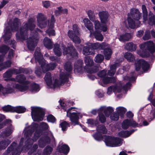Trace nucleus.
<instances>
[{"mask_svg": "<svg viewBox=\"0 0 155 155\" xmlns=\"http://www.w3.org/2000/svg\"><path fill=\"white\" fill-rule=\"evenodd\" d=\"M37 25L41 28L46 27L49 22L46 16L41 13L37 16Z\"/></svg>", "mask_w": 155, "mask_h": 155, "instance_id": "12", "label": "nucleus"}, {"mask_svg": "<svg viewBox=\"0 0 155 155\" xmlns=\"http://www.w3.org/2000/svg\"><path fill=\"white\" fill-rule=\"evenodd\" d=\"M124 57L129 62H133L135 60L134 56L130 52L126 53Z\"/></svg>", "mask_w": 155, "mask_h": 155, "instance_id": "38", "label": "nucleus"}, {"mask_svg": "<svg viewBox=\"0 0 155 155\" xmlns=\"http://www.w3.org/2000/svg\"><path fill=\"white\" fill-rule=\"evenodd\" d=\"M104 59L103 55L101 54H97L94 58L95 61L98 63H101Z\"/></svg>", "mask_w": 155, "mask_h": 155, "instance_id": "46", "label": "nucleus"}, {"mask_svg": "<svg viewBox=\"0 0 155 155\" xmlns=\"http://www.w3.org/2000/svg\"><path fill=\"white\" fill-rule=\"evenodd\" d=\"M133 34L132 33H126L119 35L118 39H130L133 38Z\"/></svg>", "mask_w": 155, "mask_h": 155, "instance_id": "40", "label": "nucleus"}, {"mask_svg": "<svg viewBox=\"0 0 155 155\" xmlns=\"http://www.w3.org/2000/svg\"><path fill=\"white\" fill-rule=\"evenodd\" d=\"M84 61L86 68L91 66L94 64V61L89 56H86L84 58Z\"/></svg>", "mask_w": 155, "mask_h": 155, "instance_id": "28", "label": "nucleus"}, {"mask_svg": "<svg viewBox=\"0 0 155 155\" xmlns=\"http://www.w3.org/2000/svg\"><path fill=\"white\" fill-rule=\"evenodd\" d=\"M69 151V147L68 145L65 144L63 145L59 149V151L64 154L68 153Z\"/></svg>", "mask_w": 155, "mask_h": 155, "instance_id": "39", "label": "nucleus"}, {"mask_svg": "<svg viewBox=\"0 0 155 155\" xmlns=\"http://www.w3.org/2000/svg\"><path fill=\"white\" fill-rule=\"evenodd\" d=\"M102 81L104 84H107L110 83H114L116 80L114 77H106L103 78Z\"/></svg>", "mask_w": 155, "mask_h": 155, "instance_id": "36", "label": "nucleus"}, {"mask_svg": "<svg viewBox=\"0 0 155 155\" xmlns=\"http://www.w3.org/2000/svg\"><path fill=\"white\" fill-rule=\"evenodd\" d=\"M55 21V20L54 18V15H52L51 16L50 22L49 24V26L50 28H52L54 27Z\"/></svg>", "mask_w": 155, "mask_h": 155, "instance_id": "62", "label": "nucleus"}, {"mask_svg": "<svg viewBox=\"0 0 155 155\" xmlns=\"http://www.w3.org/2000/svg\"><path fill=\"white\" fill-rule=\"evenodd\" d=\"M117 114L120 115L121 117H123L124 114H125L126 109L123 107H119L117 109Z\"/></svg>", "mask_w": 155, "mask_h": 155, "instance_id": "44", "label": "nucleus"}, {"mask_svg": "<svg viewBox=\"0 0 155 155\" xmlns=\"http://www.w3.org/2000/svg\"><path fill=\"white\" fill-rule=\"evenodd\" d=\"M61 127L63 131H65L68 127H70L69 124L65 121H64L60 124Z\"/></svg>", "mask_w": 155, "mask_h": 155, "instance_id": "52", "label": "nucleus"}, {"mask_svg": "<svg viewBox=\"0 0 155 155\" xmlns=\"http://www.w3.org/2000/svg\"><path fill=\"white\" fill-rule=\"evenodd\" d=\"M31 108V115L33 120L36 121L42 120L45 116V110L40 107H32Z\"/></svg>", "mask_w": 155, "mask_h": 155, "instance_id": "9", "label": "nucleus"}, {"mask_svg": "<svg viewBox=\"0 0 155 155\" xmlns=\"http://www.w3.org/2000/svg\"><path fill=\"white\" fill-rule=\"evenodd\" d=\"M73 30H69L68 32V35L71 39H78L81 34L80 29L77 24H75L72 26Z\"/></svg>", "mask_w": 155, "mask_h": 155, "instance_id": "14", "label": "nucleus"}, {"mask_svg": "<svg viewBox=\"0 0 155 155\" xmlns=\"http://www.w3.org/2000/svg\"><path fill=\"white\" fill-rule=\"evenodd\" d=\"M83 53L84 55L93 54L94 53V51H93L90 45L84 46L83 50Z\"/></svg>", "mask_w": 155, "mask_h": 155, "instance_id": "24", "label": "nucleus"}, {"mask_svg": "<svg viewBox=\"0 0 155 155\" xmlns=\"http://www.w3.org/2000/svg\"><path fill=\"white\" fill-rule=\"evenodd\" d=\"M135 69L136 71H139L141 67L144 72L147 71L150 68V65L147 62L143 59H140L135 63Z\"/></svg>", "mask_w": 155, "mask_h": 155, "instance_id": "15", "label": "nucleus"}, {"mask_svg": "<svg viewBox=\"0 0 155 155\" xmlns=\"http://www.w3.org/2000/svg\"><path fill=\"white\" fill-rule=\"evenodd\" d=\"M25 110L26 109L21 106L14 107V112H16L18 113H24L25 112Z\"/></svg>", "mask_w": 155, "mask_h": 155, "instance_id": "50", "label": "nucleus"}, {"mask_svg": "<svg viewBox=\"0 0 155 155\" xmlns=\"http://www.w3.org/2000/svg\"><path fill=\"white\" fill-rule=\"evenodd\" d=\"M13 131L11 129L6 128L2 133V135L3 137L9 136L12 133Z\"/></svg>", "mask_w": 155, "mask_h": 155, "instance_id": "43", "label": "nucleus"}, {"mask_svg": "<svg viewBox=\"0 0 155 155\" xmlns=\"http://www.w3.org/2000/svg\"><path fill=\"white\" fill-rule=\"evenodd\" d=\"M23 143V139L21 138L18 146L14 142H13L8 147L6 151L4 153L5 155L11 153L12 155H19L21 153V149Z\"/></svg>", "mask_w": 155, "mask_h": 155, "instance_id": "8", "label": "nucleus"}, {"mask_svg": "<svg viewBox=\"0 0 155 155\" xmlns=\"http://www.w3.org/2000/svg\"><path fill=\"white\" fill-rule=\"evenodd\" d=\"M30 90L32 92L38 91L39 90V86L36 83H33L31 85Z\"/></svg>", "mask_w": 155, "mask_h": 155, "instance_id": "47", "label": "nucleus"}, {"mask_svg": "<svg viewBox=\"0 0 155 155\" xmlns=\"http://www.w3.org/2000/svg\"><path fill=\"white\" fill-rule=\"evenodd\" d=\"M110 118L112 120L117 121L119 118V115L117 113H114L111 115Z\"/></svg>", "mask_w": 155, "mask_h": 155, "instance_id": "61", "label": "nucleus"}, {"mask_svg": "<svg viewBox=\"0 0 155 155\" xmlns=\"http://www.w3.org/2000/svg\"><path fill=\"white\" fill-rule=\"evenodd\" d=\"M125 48L128 51H132L136 50L137 46L135 44H134L132 42H130L126 44Z\"/></svg>", "mask_w": 155, "mask_h": 155, "instance_id": "32", "label": "nucleus"}, {"mask_svg": "<svg viewBox=\"0 0 155 155\" xmlns=\"http://www.w3.org/2000/svg\"><path fill=\"white\" fill-rule=\"evenodd\" d=\"M43 44L48 49H51L53 48V44L51 39H44Z\"/></svg>", "mask_w": 155, "mask_h": 155, "instance_id": "34", "label": "nucleus"}, {"mask_svg": "<svg viewBox=\"0 0 155 155\" xmlns=\"http://www.w3.org/2000/svg\"><path fill=\"white\" fill-rule=\"evenodd\" d=\"M93 51L94 50H101L104 49L107 46V44L104 42L100 44L99 43H91L90 45Z\"/></svg>", "mask_w": 155, "mask_h": 155, "instance_id": "22", "label": "nucleus"}, {"mask_svg": "<svg viewBox=\"0 0 155 155\" xmlns=\"http://www.w3.org/2000/svg\"><path fill=\"white\" fill-rule=\"evenodd\" d=\"M42 131L41 130L37 129L35 132L31 139L27 140L25 143V145L27 148H29L33 143L36 142L41 136Z\"/></svg>", "mask_w": 155, "mask_h": 155, "instance_id": "13", "label": "nucleus"}, {"mask_svg": "<svg viewBox=\"0 0 155 155\" xmlns=\"http://www.w3.org/2000/svg\"><path fill=\"white\" fill-rule=\"evenodd\" d=\"M39 48H37L34 53L36 61H38L41 68L43 72L45 73L50 70H53L57 66L55 62H52L49 64H46L45 62L43 55L40 52Z\"/></svg>", "mask_w": 155, "mask_h": 155, "instance_id": "2", "label": "nucleus"}, {"mask_svg": "<svg viewBox=\"0 0 155 155\" xmlns=\"http://www.w3.org/2000/svg\"><path fill=\"white\" fill-rule=\"evenodd\" d=\"M70 76V74H68L66 72L62 73L60 74V80L61 81V83L68 81V78Z\"/></svg>", "mask_w": 155, "mask_h": 155, "instance_id": "25", "label": "nucleus"}, {"mask_svg": "<svg viewBox=\"0 0 155 155\" xmlns=\"http://www.w3.org/2000/svg\"><path fill=\"white\" fill-rule=\"evenodd\" d=\"M104 136V137L105 142L108 146L115 147L120 146L122 143L123 140L121 138L106 135Z\"/></svg>", "mask_w": 155, "mask_h": 155, "instance_id": "10", "label": "nucleus"}, {"mask_svg": "<svg viewBox=\"0 0 155 155\" xmlns=\"http://www.w3.org/2000/svg\"><path fill=\"white\" fill-rule=\"evenodd\" d=\"M104 53L105 57V59L106 60H109L111 58L112 54V51L110 48H104Z\"/></svg>", "mask_w": 155, "mask_h": 155, "instance_id": "30", "label": "nucleus"}, {"mask_svg": "<svg viewBox=\"0 0 155 155\" xmlns=\"http://www.w3.org/2000/svg\"><path fill=\"white\" fill-rule=\"evenodd\" d=\"M107 74V71L103 70L99 71L97 74L98 76L101 78H105Z\"/></svg>", "mask_w": 155, "mask_h": 155, "instance_id": "58", "label": "nucleus"}, {"mask_svg": "<svg viewBox=\"0 0 155 155\" xmlns=\"http://www.w3.org/2000/svg\"><path fill=\"white\" fill-rule=\"evenodd\" d=\"M26 41L29 49L33 51L37 46L38 39H27Z\"/></svg>", "mask_w": 155, "mask_h": 155, "instance_id": "20", "label": "nucleus"}, {"mask_svg": "<svg viewBox=\"0 0 155 155\" xmlns=\"http://www.w3.org/2000/svg\"><path fill=\"white\" fill-rule=\"evenodd\" d=\"M53 50L54 54L57 56L60 57L61 55L62 51L59 44L56 43L54 44Z\"/></svg>", "mask_w": 155, "mask_h": 155, "instance_id": "27", "label": "nucleus"}, {"mask_svg": "<svg viewBox=\"0 0 155 155\" xmlns=\"http://www.w3.org/2000/svg\"><path fill=\"white\" fill-rule=\"evenodd\" d=\"M12 75L11 69H9L6 71L3 74V77L4 78H10Z\"/></svg>", "mask_w": 155, "mask_h": 155, "instance_id": "59", "label": "nucleus"}, {"mask_svg": "<svg viewBox=\"0 0 155 155\" xmlns=\"http://www.w3.org/2000/svg\"><path fill=\"white\" fill-rule=\"evenodd\" d=\"M9 48L5 45H3L0 47V52L6 54L9 50Z\"/></svg>", "mask_w": 155, "mask_h": 155, "instance_id": "56", "label": "nucleus"}, {"mask_svg": "<svg viewBox=\"0 0 155 155\" xmlns=\"http://www.w3.org/2000/svg\"><path fill=\"white\" fill-rule=\"evenodd\" d=\"M4 41L6 44L10 45L11 47L15 48L16 42L14 39H4Z\"/></svg>", "mask_w": 155, "mask_h": 155, "instance_id": "41", "label": "nucleus"}, {"mask_svg": "<svg viewBox=\"0 0 155 155\" xmlns=\"http://www.w3.org/2000/svg\"><path fill=\"white\" fill-rule=\"evenodd\" d=\"M93 136L94 138L97 140L101 141L102 140V136L98 132L95 133Z\"/></svg>", "mask_w": 155, "mask_h": 155, "instance_id": "57", "label": "nucleus"}, {"mask_svg": "<svg viewBox=\"0 0 155 155\" xmlns=\"http://www.w3.org/2000/svg\"><path fill=\"white\" fill-rule=\"evenodd\" d=\"M98 16L101 23L106 24L108 20L109 14L106 11L99 12Z\"/></svg>", "mask_w": 155, "mask_h": 155, "instance_id": "18", "label": "nucleus"}, {"mask_svg": "<svg viewBox=\"0 0 155 155\" xmlns=\"http://www.w3.org/2000/svg\"><path fill=\"white\" fill-rule=\"evenodd\" d=\"M99 120L102 123H104L106 121V118L104 115L102 113H99Z\"/></svg>", "mask_w": 155, "mask_h": 155, "instance_id": "63", "label": "nucleus"}, {"mask_svg": "<svg viewBox=\"0 0 155 155\" xmlns=\"http://www.w3.org/2000/svg\"><path fill=\"white\" fill-rule=\"evenodd\" d=\"M11 120H6L0 123V129L3 128L7 124H11Z\"/></svg>", "mask_w": 155, "mask_h": 155, "instance_id": "60", "label": "nucleus"}, {"mask_svg": "<svg viewBox=\"0 0 155 155\" xmlns=\"http://www.w3.org/2000/svg\"><path fill=\"white\" fill-rule=\"evenodd\" d=\"M130 126V120L126 119L124 120L122 124V127L123 129H127Z\"/></svg>", "mask_w": 155, "mask_h": 155, "instance_id": "53", "label": "nucleus"}, {"mask_svg": "<svg viewBox=\"0 0 155 155\" xmlns=\"http://www.w3.org/2000/svg\"><path fill=\"white\" fill-rule=\"evenodd\" d=\"M26 78L23 74H19L15 77L16 81L23 85H20L18 84H16L15 82H12L11 85L14 88L18 89L19 91L24 92L27 90L29 88L28 84L29 82L28 81H25Z\"/></svg>", "mask_w": 155, "mask_h": 155, "instance_id": "5", "label": "nucleus"}, {"mask_svg": "<svg viewBox=\"0 0 155 155\" xmlns=\"http://www.w3.org/2000/svg\"><path fill=\"white\" fill-rule=\"evenodd\" d=\"M76 108L73 107L68 109L67 111V116L70 118V120L74 125H78L79 124L78 120L80 113L76 112H72V109Z\"/></svg>", "mask_w": 155, "mask_h": 155, "instance_id": "11", "label": "nucleus"}, {"mask_svg": "<svg viewBox=\"0 0 155 155\" xmlns=\"http://www.w3.org/2000/svg\"><path fill=\"white\" fill-rule=\"evenodd\" d=\"M62 47L64 54L70 56L71 57H73L78 55V53L74 47L70 46L66 48L65 46H62Z\"/></svg>", "mask_w": 155, "mask_h": 155, "instance_id": "17", "label": "nucleus"}, {"mask_svg": "<svg viewBox=\"0 0 155 155\" xmlns=\"http://www.w3.org/2000/svg\"><path fill=\"white\" fill-rule=\"evenodd\" d=\"M113 111L114 110L113 108L112 107H109L104 109V113L106 117H109Z\"/></svg>", "mask_w": 155, "mask_h": 155, "instance_id": "49", "label": "nucleus"}, {"mask_svg": "<svg viewBox=\"0 0 155 155\" xmlns=\"http://www.w3.org/2000/svg\"><path fill=\"white\" fill-rule=\"evenodd\" d=\"M85 27L89 30L90 32L91 36H92V32L94 29V26L93 23L91 20L88 18H84L83 20Z\"/></svg>", "mask_w": 155, "mask_h": 155, "instance_id": "21", "label": "nucleus"}, {"mask_svg": "<svg viewBox=\"0 0 155 155\" xmlns=\"http://www.w3.org/2000/svg\"><path fill=\"white\" fill-rule=\"evenodd\" d=\"M142 9L143 14V22H144L147 19V11L146 7L144 5H142Z\"/></svg>", "mask_w": 155, "mask_h": 155, "instance_id": "48", "label": "nucleus"}, {"mask_svg": "<svg viewBox=\"0 0 155 155\" xmlns=\"http://www.w3.org/2000/svg\"><path fill=\"white\" fill-rule=\"evenodd\" d=\"M20 25V20L17 18L10 20L5 25L6 27L4 30V34L2 36L3 38L4 39L11 38L12 35V32L16 31Z\"/></svg>", "mask_w": 155, "mask_h": 155, "instance_id": "3", "label": "nucleus"}, {"mask_svg": "<svg viewBox=\"0 0 155 155\" xmlns=\"http://www.w3.org/2000/svg\"><path fill=\"white\" fill-rule=\"evenodd\" d=\"M83 64L82 60L79 59L77 60L74 64V71L75 73H82L84 71L88 73H94L99 70V68L97 66H94L91 69L89 68H86V66L83 68Z\"/></svg>", "mask_w": 155, "mask_h": 155, "instance_id": "6", "label": "nucleus"}, {"mask_svg": "<svg viewBox=\"0 0 155 155\" xmlns=\"http://www.w3.org/2000/svg\"><path fill=\"white\" fill-rule=\"evenodd\" d=\"M47 119L48 121L53 123L55 122L56 120L55 118L51 114L49 115L47 117Z\"/></svg>", "mask_w": 155, "mask_h": 155, "instance_id": "64", "label": "nucleus"}, {"mask_svg": "<svg viewBox=\"0 0 155 155\" xmlns=\"http://www.w3.org/2000/svg\"><path fill=\"white\" fill-rule=\"evenodd\" d=\"M34 130L35 129L34 126L29 127L26 129L24 133V136L27 140L31 139V137Z\"/></svg>", "mask_w": 155, "mask_h": 155, "instance_id": "23", "label": "nucleus"}, {"mask_svg": "<svg viewBox=\"0 0 155 155\" xmlns=\"http://www.w3.org/2000/svg\"><path fill=\"white\" fill-rule=\"evenodd\" d=\"M130 135V134H129V131H121L119 133L118 135L122 137H127Z\"/></svg>", "mask_w": 155, "mask_h": 155, "instance_id": "55", "label": "nucleus"}, {"mask_svg": "<svg viewBox=\"0 0 155 155\" xmlns=\"http://www.w3.org/2000/svg\"><path fill=\"white\" fill-rule=\"evenodd\" d=\"M93 22L96 31L92 32V35L94 36L96 39H103V35L100 32L107 31L108 29L107 26L106 24L101 23L98 20H95Z\"/></svg>", "mask_w": 155, "mask_h": 155, "instance_id": "7", "label": "nucleus"}, {"mask_svg": "<svg viewBox=\"0 0 155 155\" xmlns=\"http://www.w3.org/2000/svg\"><path fill=\"white\" fill-rule=\"evenodd\" d=\"M97 130L98 133L106 134L107 132V130L104 125L103 124L98 125L97 127Z\"/></svg>", "mask_w": 155, "mask_h": 155, "instance_id": "37", "label": "nucleus"}, {"mask_svg": "<svg viewBox=\"0 0 155 155\" xmlns=\"http://www.w3.org/2000/svg\"><path fill=\"white\" fill-rule=\"evenodd\" d=\"M142 51L138 52L139 55L143 58L148 57L150 55L149 52L153 54L155 52V44L151 41H147L139 45Z\"/></svg>", "mask_w": 155, "mask_h": 155, "instance_id": "4", "label": "nucleus"}, {"mask_svg": "<svg viewBox=\"0 0 155 155\" xmlns=\"http://www.w3.org/2000/svg\"><path fill=\"white\" fill-rule=\"evenodd\" d=\"M14 107L8 105L3 107L2 109L3 111L6 112L10 111L12 112H14Z\"/></svg>", "mask_w": 155, "mask_h": 155, "instance_id": "51", "label": "nucleus"}, {"mask_svg": "<svg viewBox=\"0 0 155 155\" xmlns=\"http://www.w3.org/2000/svg\"><path fill=\"white\" fill-rule=\"evenodd\" d=\"M11 84H9V85H11V86H8L7 87L3 88L2 89V92L4 95H5L8 94H11L14 92V89L12 87H13L11 85L12 82ZM9 84H10V83Z\"/></svg>", "mask_w": 155, "mask_h": 155, "instance_id": "26", "label": "nucleus"}, {"mask_svg": "<svg viewBox=\"0 0 155 155\" xmlns=\"http://www.w3.org/2000/svg\"><path fill=\"white\" fill-rule=\"evenodd\" d=\"M64 69L69 73L71 72L73 69V66L71 62L68 61L66 62L64 65Z\"/></svg>", "mask_w": 155, "mask_h": 155, "instance_id": "45", "label": "nucleus"}, {"mask_svg": "<svg viewBox=\"0 0 155 155\" xmlns=\"http://www.w3.org/2000/svg\"><path fill=\"white\" fill-rule=\"evenodd\" d=\"M127 21L128 26L130 28L134 29L136 26L137 27L136 21H134L133 19L130 18L129 14L128 15Z\"/></svg>", "mask_w": 155, "mask_h": 155, "instance_id": "31", "label": "nucleus"}, {"mask_svg": "<svg viewBox=\"0 0 155 155\" xmlns=\"http://www.w3.org/2000/svg\"><path fill=\"white\" fill-rule=\"evenodd\" d=\"M117 65L116 64L111 65L110 66V69L108 71V74L111 76H112L114 74L116 71Z\"/></svg>", "mask_w": 155, "mask_h": 155, "instance_id": "42", "label": "nucleus"}, {"mask_svg": "<svg viewBox=\"0 0 155 155\" xmlns=\"http://www.w3.org/2000/svg\"><path fill=\"white\" fill-rule=\"evenodd\" d=\"M45 80L46 81L47 84L50 86L52 84V77L51 73L48 72L46 73L45 77Z\"/></svg>", "mask_w": 155, "mask_h": 155, "instance_id": "33", "label": "nucleus"}, {"mask_svg": "<svg viewBox=\"0 0 155 155\" xmlns=\"http://www.w3.org/2000/svg\"><path fill=\"white\" fill-rule=\"evenodd\" d=\"M11 142V141L8 139H5L0 141V150L5 149Z\"/></svg>", "mask_w": 155, "mask_h": 155, "instance_id": "29", "label": "nucleus"}, {"mask_svg": "<svg viewBox=\"0 0 155 155\" xmlns=\"http://www.w3.org/2000/svg\"><path fill=\"white\" fill-rule=\"evenodd\" d=\"M87 13L89 19L93 22L97 20V18L93 11L89 10L87 11Z\"/></svg>", "mask_w": 155, "mask_h": 155, "instance_id": "35", "label": "nucleus"}, {"mask_svg": "<svg viewBox=\"0 0 155 155\" xmlns=\"http://www.w3.org/2000/svg\"><path fill=\"white\" fill-rule=\"evenodd\" d=\"M50 138L47 136H45L42 137L39 140L38 145L39 147L43 148L47 144H50Z\"/></svg>", "mask_w": 155, "mask_h": 155, "instance_id": "19", "label": "nucleus"}, {"mask_svg": "<svg viewBox=\"0 0 155 155\" xmlns=\"http://www.w3.org/2000/svg\"><path fill=\"white\" fill-rule=\"evenodd\" d=\"M35 19L31 18L23 24V26L16 34L17 39H26L28 35V31L33 30L36 26Z\"/></svg>", "mask_w": 155, "mask_h": 155, "instance_id": "1", "label": "nucleus"}, {"mask_svg": "<svg viewBox=\"0 0 155 155\" xmlns=\"http://www.w3.org/2000/svg\"><path fill=\"white\" fill-rule=\"evenodd\" d=\"M53 150L52 148L49 146H47L45 149L44 153V155H49Z\"/></svg>", "mask_w": 155, "mask_h": 155, "instance_id": "54", "label": "nucleus"}, {"mask_svg": "<svg viewBox=\"0 0 155 155\" xmlns=\"http://www.w3.org/2000/svg\"><path fill=\"white\" fill-rule=\"evenodd\" d=\"M129 14L130 18L136 21L137 27H139L140 24V22L139 20L141 18V14L139 11L137 9L132 8L130 13L128 14V15Z\"/></svg>", "mask_w": 155, "mask_h": 155, "instance_id": "16", "label": "nucleus"}]
</instances>
